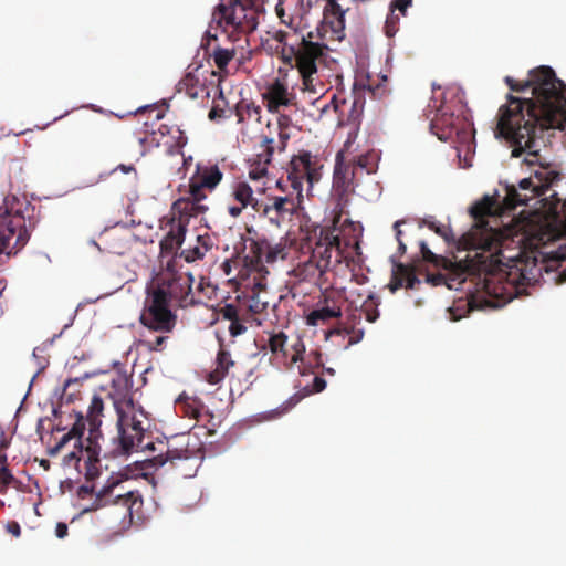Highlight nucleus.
<instances>
[{"mask_svg": "<svg viewBox=\"0 0 566 566\" xmlns=\"http://www.w3.org/2000/svg\"><path fill=\"white\" fill-rule=\"evenodd\" d=\"M499 130L494 137L499 140H506L512 148V157H524L523 163L530 167L537 166L531 177L522 178L515 184L505 182L506 200L514 207L530 206V201L537 198L536 202H543L552 223L566 230V198L560 199L556 191L548 197L546 192L560 180V175L551 168V159L547 147L552 134L544 129L533 130L525 124L518 125L517 119H510L502 115ZM518 120H524L523 115ZM566 260V242L558 244L556 249L548 250L544 244L532 252L531 255L518 253L517 260H512V268L516 271L514 281L522 285L534 286L541 281L551 284L566 283V269H562Z\"/></svg>", "mask_w": 566, "mask_h": 566, "instance_id": "nucleus-1", "label": "nucleus"}, {"mask_svg": "<svg viewBox=\"0 0 566 566\" xmlns=\"http://www.w3.org/2000/svg\"><path fill=\"white\" fill-rule=\"evenodd\" d=\"M505 84L513 92H525L531 90V98H522L507 94V102L502 105L496 116V127L500 129L502 115H507V122L518 119L523 115L524 120H517L518 125L531 126L533 130L544 129L543 118L552 120L558 116L560 103L564 101L560 90L565 87V82L557 77L554 69L548 65H542L528 71V78L523 83H517L512 76H505Z\"/></svg>", "mask_w": 566, "mask_h": 566, "instance_id": "nucleus-2", "label": "nucleus"}, {"mask_svg": "<svg viewBox=\"0 0 566 566\" xmlns=\"http://www.w3.org/2000/svg\"><path fill=\"white\" fill-rule=\"evenodd\" d=\"M195 277L191 272L178 276H161L157 281L153 277L146 286L145 311L140 315V323L156 332H170L176 323V315L171 311V303L180 307L195 305L192 292Z\"/></svg>", "mask_w": 566, "mask_h": 566, "instance_id": "nucleus-3", "label": "nucleus"}, {"mask_svg": "<svg viewBox=\"0 0 566 566\" xmlns=\"http://www.w3.org/2000/svg\"><path fill=\"white\" fill-rule=\"evenodd\" d=\"M444 102H447V95H454L459 103L465 105L463 102L464 91L462 87H450L443 93ZM473 124L467 118L460 122L459 116H455L453 112L443 103L438 109L437 116L430 123V130L440 140H448L455 137L460 147H454L455 156L459 160L461 168H469L472 166V154L475 153V140L472 132Z\"/></svg>", "mask_w": 566, "mask_h": 566, "instance_id": "nucleus-4", "label": "nucleus"}, {"mask_svg": "<svg viewBox=\"0 0 566 566\" xmlns=\"http://www.w3.org/2000/svg\"><path fill=\"white\" fill-rule=\"evenodd\" d=\"M259 12L249 3L241 0H230L228 4L223 0L216 6L212 21L222 27L223 21L227 25H234L242 31L253 32L259 25Z\"/></svg>", "mask_w": 566, "mask_h": 566, "instance_id": "nucleus-5", "label": "nucleus"}, {"mask_svg": "<svg viewBox=\"0 0 566 566\" xmlns=\"http://www.w3.org/2000/svg\"><path fill=\"white\" fill-rule=\"evenodd\" d=\"M313 31L302 34L303 46L298 52L302 63V77L305 84L317 73L318 62L327 69H333V65L337 63L336 59L328 55L329 48L327 44L313 41Z\"/></svg>", "mask_w": 566, "mask_h": 566, "instance_id": "nucleus-6", "label": "nucleus"}, {"mask_svg": "<svg viewBox=\"0 0 566 566\" xmlns=\"http://www.w3.org/2000/svg\"><path fill=\"white\" fill-rule=\"evenodd\" d=\"M18 232L13 248L20 250L30 240V232L25 227L24 218L18 210L14 216L6 208L4 214H0V259L2 255L10 258L15 252L9 249L12 237Z\"/></svg>", "mask_w": 566, "mask_h": 566, "instance_id": "nucleus-7", "label": "nucleus"}, {"mask_svg": "<svg viewBox=\"0 0 566 566\" xmlns=\"http://www.w3.org/2000/svg\"><path fill=\"white\" fill-rule=\"evenodd\" d=\"M287 179L293 190L297 192L298 203L303 200V180L306 179L310 188L319 179L318 168L313 163V156L308 150H301L294 155L289 164Z\"/></svg>", "mask_w": 566, "mask_h": 566, "instance_id": "nucleus-8", "label": "nucleus"}, {"mask_svg": "<svg viewBox=\"0 0 566 566\" xmlns=\"http://www.w3.org/2000/svg\"><path fill=\"white\" fill-rule=\"evenodd\" d=\"M166 462H133L132 465H127L124 470V472L120 473V480L116 479L109 484L103 486V489L97 493V496L92 504V506L83 509L82 513L95 511L106 504V499L112 495L114 488L122 481V480H129V479H145L147 482L153 484L155 486V478L151 472L148 471V469L154 468L157 469V464H165Z\"/></svg>", "mask_w": 566, "mask_h": 566, "instance_id": "nucleus-9", "label": "nucleus"}, {"mask_svg": "<svg viewBox=\"0 0 566 566\" xmlns=\"http://www.w3.org/2000/svg\"><path fill=\"white\" fill-rule=\"evenodd\" d=\"M346 12L347 9H343L337 0H329V2L325 3L323 8V19L315 30L317 38L321 40L325 39L326 32L329 30L336 40H344Z\"/></svg>", "mask_w": 566, "mask_h": 566, "instance_id": "nucleus-10", "label": "nucleus"}, {"mask_svg": "<svg viewBox=\"0 0 566 566\" xmlns=\"http://www.w3.org/2000/svg\"><path fill=\"white\" fill-rule=\"evenodd\" d=\"M114 408H115V411L117 415V428H118V439H119V444L114 450V452L116 453V455L128 457L135 449H137V444L135 443L134 438L126 432V429L123 424V422L127 418V413L120 407V403L118 400L114 401Z\"/></svg>", "mask_w": 566, "mask_h": 566, "instance_id": "nucleus-11", "label": "nucleus"}, {"mask_svg": "<svg viewBox=\"0 0 566 566\" xmlns=\"http://www.w3.org/2000/svg\"><path fill=\"white\" fill-rule=\"evenodd\" d=\"M186 234L187 223L178 221V223L172 224L170 230L159 242L160 255L177 253L178 249L185 242Z\"/></svg>", "mask_w": 566, "mask_h": 566, "instance_id": "nucleus-12", "label": "nucleus"}, {"mask_svg": "<svg viewBox=\"0 0 566 566\" xmlns=\"http://www.w3.org/2000/svg\"><path fill=\"white\" fill-rule=\"evenodd\" d=\"M327 386V381L321 376H314L312 385H306L301 391L295 392L277 409L271 410V413H284L295 407L303 398L314 394L322 392Z\"/></svg>", "mask_w": 566, "mask_h": 566, "instance_id": "nucleus-13", "label": "nucleus"}, {"mask_svg": "<svg viewBox=\"0 0 566 566\" xmlns=\"http://www.w3.org/2000/svg\"><path fill=\"white\" fill-rule=\"evenodd\" d=\"M86 423L88 424V434L86 438L85 451L87 453L86 460H101V444L99 440L103 439V433L101 430L102 419L101 417L86 418Z\"/></svg>", "mask_w": 566, "mask_h": 566, "instance_id": "nucleus-14", "label": "nucleus"}, {"mask_svg": "<svg viewBox=\"0 0 566 566\" xmlns=\"http://www.w3.org/2000/svg\"><path fill=\"white\" fill-rule=\"evenodd\" d=\"M347 166L344 163L343 153L338 151L336 154L334 172H333V191L338 196V199L342 200L343 197L347 193L349 182L346 177Z\"/></svg>", "mask_w": 566, "mask_h": 566, "instance_id": "nucleus-15", "label": "nucleus"}, {"mask_svg": "<svg viewBox=\"0 0 566 566\" xmlns=\"http://www.w3.org/2000/svg\"><path fill=\"white\" fill-rule=\"evenodd\" d=\"M113 503L123 506L125 509L124 517L128 516L132 522L135 512H139L143 506V499L138 492L127 491L124 494L116 495Z\"/></svg>", "mask_w": 566, "mask_h": 566, "instance_id": "nucleus-16", "label": "nucleus"}, {"mask_svg": "<svg viewBox=\"0 0 566 566\" xmlns=\"http://www.w3.org/2000/svg\"><path fill=\"white\" fill-rule=\"evenodd\" d=\"M181 411L189 418L198 419L206 412V405L197 397H190L187 392H181L175 400Z\"/></svg>", "mask_w": 566, "mask_h": 566, "instance_id": "nucleus-17", "label": "nucleus"}, {"mask_svg": "<svg viewBox=\"0 0 566 566\" xmlns=\"http://www.w3.org/2000/svg\"><path fill=\"white\" fill-rule=\"evenodd\" d=\"M298 207V201H295L287 196H279L274 198L273 205H265L262 212L264 216H268L272 210H274L280 217L293 216L297 212Z\"/></svg>", "mask_w": 566, "mask_h": 566, "instance_id": "nucleus-18", "label": "nucleus"}, {"mask_svg": "<svg viewBox=\"0 0 566 566\" xmlns=\"http://www.w3.org/2000/svg\"><path fill=\"white\" fill-rule=\"evenodd\" d=\"M560 94L563 95L564 101L560 103L558 116H556V118H552V120L543 118L545 132L547 134H552V136H554L555 130L566 133V83L565 87L560 90Z\"/></svg>", "mask_w": 566, "mask_h": 566, "instance_id": "nucleus-19", "label": "nucleus"}, {"mask_svg": "<svg viewBox=\"0 0 566 566\" xmlns=\"http://www.w3.org/2000/svg\"><path fill=\"white\" fill-rule=\"evenodd\" d=\"M197 170L200 174L198 182L207 188V189H214L219 182L222 180L223 174L218 167V165H212L209 167H205L202 170H200V166H197Z\"/></svg>", "mask_w": 566, "mask_h": 566, "instance_id": "nucleus-20", "label": "nucleus"}, {"mask_svg": "<svg viewBox=\"0 0 566 566\" xmlns=\"http://www.w3.org/2000/svg\"><path fill=\"white\" fill-rule=\"evenodd\" d=\"M379 305V296L375 293H369L367 298L361 303L359 311L365 314L369 323H375L380 316ZM356 310H358V307H356Z\"/></svg>", "mask_w": 566, "mask_h": 566, "instance_id": "nucleus-21", "label": "nucleus"}, {"mask_svg": "<svg viewBox=\"0 0 566 566\" xmlns=\"http://www.w3.org/2000/svg\"><path fill=\"white\" fill-rule=\"evenodd\" d=\"M390 262L392 264V274L388 289L391 293H396L399 289L403 287L405 281L403 277H401V274L407 273V264L397 261L396 255L390 256Z\"/></svg>", "mask_w": 566, "mask_h": 566, "instance_id": "nucleus-22", "label": "nucleus"}, {"mask_svg": "<svg viewBox=\"0 0 566 566\" xmlns=\"http://www.w3.org/2000/svg\"><path fill=\"white\" fill-rule=\"evenodd\" d=\"M380 160V153L378 150L371 149L360 156L357 157L356 165L360 169L367 171V174L376 172L378 168V163Z\"/></svg>", "mask_w": 566, "mask_h": 566, "instance_id": "nucleus-23", "label": "nucleus"}, {"mask_svg": "<svg viewBox=\"0 0 566 566\" xmlns=\"http://www.w3.org/2000/svg\"><path fill=\"white\" fill-rule=\"evenodd\" d=\"M422 223L427 226L430 230L436 232L438 235L442 237L447 243H451L455 241L453 232L451 228L446 227L441 222L434 219V217L429 216L423 219Z\"/></svg>", "mask_w": 566, "mask_h": 566, "instance_id": "nucleus-24", "label": "nucleus"}, {"mask_svg": "<svg viewBox=\"0 0 566 566\" xmlns=\"http://www.w3.org/2000/svg\"><path fill=\"white\" fill-rule=\"evenodd\" d=\"M205 187H202L198 181H192L190 188L188 190V196L179 198L172 203V208L180 207L181 205H187V202L202 201L207 197L203 192Z\"/></svg>", "mask_w": 566, "mask_h": 566, "instance_id": "nucleus-25", "label": "nucleus"}, {"mask_svg": "<svg viewBox=\"0 0 566 566\" xmlns=\"http://www.w3.org/2000/svg\"><path fill=\"white\" fill-rule=\"evenodd\" d=\"M302 366L300 367V374L302 376H308L313 374L314 369L322 368L324 366L323 354L317 350H312L307 355V360L303 359Z\"/></svg>", "mask_w": 566, "mask_h": 566, "instance_id": "nucleus-26", "label": "nucleus"}, {"mask_svg": "<svg viewBox=\"0 0 566 566\" xmlns=\"http://www.w3.org/2000/svg\"><path fill=\"white\" fill-rule=\"evenodd\" d=\"M234 49H224L221 46H216L214 50L211 53H209L208 57H212L216 66L222 70L227 69L229 63L234 57Z\"/></svg>", "mask_w": 566, "mask_h": 566, "instance_id": "nucleus-27", "label": "nucleus"}, {"mask_svg": "<svg viewBox=\"0 0 566 566\" xmlns=\"http://www.w3.org/2000/svg\"><path fill=\"white\" fill-rule=\"evenodd\" d=\"M197 241L203 245L205 250L202 251L200 247L196 245L193 248H190V249H186V250H182L180 253H179V256L180 258H184L186 262L188 263H191V262H195L197 260H200L205 256V253L206 251H208L209 249V245L207 243V240L205 239L203 235L199 234L197 235Z\"/></svg>", "mask_w": 566, "mask_h": 566, "instance_id": "nucleus-28", "label": "nucleus"}, {"mask_svg": "<svg viewBox=\"0 0 566 566\" xmlns=\"http://www.w3.org/2000/svg\"><path fill=\"white\" fill-rule=\"evenodd\" d=\"M111 385L116 395H119L120 392H128L134 381L132 375H128L125 369H119L117 376L112 379Z\"/></svg>", "mask_w": 566, "mask_h": 566, "instance_id": "nucleus-29", "label": "nucleus"}, {"mask_svg": "<svg viewBox=\"0 0 566 566\" xmlns=\"http://www.w3.org/2000/svg\"><path fill=\"white\" fill-rule=\"evenodd\" d=\"M303 46V41L301 40V43L298 46L296 45H285V49L283 51V62L285 64H289L291 67H297L300 73L302 74V63L300 60L298 52L301 51V48Z\"/></svg>", "mask_w": 566, "mask_h": 566, "instance_id": "nucleus-30", "label": "nucleus"}, {"mask_svg": "<svg viewBox=\"0 0 566 566\" xmlns=\"http://www.w3.org/2000/svg\"><path fill=\"white\" fill-rule=\"evenodd\" d=\"M252 195L253 190L251 186L245 182L241 181L237 184L234 187L233 196L234 199L242 205V207H247L252 201Z\"/></svg>", "mask_w": 566, "mask_h": 566, "instance_id": "nucleus-31", "label": "nucleus"}, {"mask_svg": "<svg viewBox=\"0 0 566 566\" xmlns=\"http://www.w3.org/2000/svg\"><path fill=\"white\" fill-rule=\"evenodd\" d=\"M365 90L374 93V88L368 84H358L357 82L353 85L354 102L350 113L361 111L365 105V96L361 94Z\"/></svg>", "mask_w": 566, "mask_h": 566, "instance_id": "nucleus-32", "label": "nucleus"}, {"mask_svg": "<svg viewBox=\"0 0 566 566\" xmlns=\"http://www.w3.org/2000/svg\"><path fill=\"white\" fill-rule=\"evenodd\" d=\"M287 335L284 332L273 333L269 337V348L273 354L286 355Z\"/></svg>", "mask_w": 566, "mask_h": 566, "instance_id": "nucleus-33", "label": "nucleus"}, {"mask_svg": "<svg viewBox=\"0 0 566 566\" xmlns=\"http://www.w3.org/2000/svg\"><path fill=\"white\" fill-rule=\"evenodd\" d=\"M86 430V421L78 422L75 421L70 428V432L75 438L74 447L78 449L80 452L85 451L86 440H83L84 433Z\"/></svg>", "mask_w": 566, "mask_h": 566, "instance_id": "nucleus-34", "label": "nucleus"}, {"mask_svg": "<svg viewBox=\"0 0 566 566\" xmlns=\"http://www.w3.org/2000/svg\"><path fill=\"white\" fill-rule=\"evenodd\" d=\"M101 462H74L78 472L85 471V479L87 482L94 481L101 474Z\"/></svg>", "mask_w": 566, "mask_h": 566, "instance_id": "nucleus-35", "label": "nucleus"}, {"mask_svg": "<svg viewBox=\"0 0 566 566\" xmlns=\"http://www.w3.org/2000/svg\"><path fill=\"white\" fill-rule=\"evenodd\" d=\"M117 170H119V171H122L124 174H128L130 171H134L135 167L133 165L119 164L117 167H115L111 171L101 172L96 179L91 180L90 182H87L85 185L77 186L76 188L77 189H82L84 187H91V186L97 185L98 182H101L102 180L106 179L108 176H111L113 172H115Z\"/></svg>", "mask_w": 566, "mask_h": 566, "instance_id": "nucleus-36", "label": "nucleus"}, {"mask_svg": "<svg viewBox=\"0 0 566 566\" xmlns=\"http://www.w3.org/2000/svg\"><path fill=\"white\" fill-rule=\"evenodd\" d=\"M177 208L179 209V213L186 217H195L208 210V207L202 205L201 201L187 202V205H181Z\"/></svg>", "mask_w": 566, "mask_h": 566, "instance_id": "nucleus-37", "label": "nucleus"}, {"mask_svg": "<svg viewBox=\"0 0 566 566\" xmlns=\"http://www.w3.org/2000/svg\"><path fill=\"white\" fill-rule=\"evenodd\" d=\"M248 297V310L252 314H260L268 307V302L261 301L260 293L254 291Z\"/></svg>", "mask_w": 566, "mask_h": 566, "instance_id": "nucleus-38", "label": "nucleus"}, {"mask_svg": "<svg viewBox=\"0 0 566 566\" xmlns=\"http://www.w3.org/2000/svg\"><path fill=\"white\" fill-rule=\"evenodd\" d=\"M491 201V198L485 195L481 201H475L470 208H469V214L474 219L479 220L483 214L486 213V210L489 208V203Z\"/></svg>", "mask_w": 566, "mask_h": 566, "instance_id": "nucleus-39", "label": "nucleus"}, {"mask_svg": "<svg viewBox=\"0 0 566 566\" xmlns=\"http://www.w3.org/2000/svg\"><path fill=\"white\" fill-rule=\"evenodd\" d=\"M273 158L271 150H260L251 158L247 160L248 165H254L258 167H269Z\"/></svg>", "mask_w": 566, "mask_h": 566, "instance_id": "nucleus-40", "label": "nucleus"}, {"mask_svg": "<svg viewBox=\"0 0 566 566\" xmlns=\"http://www.w3.org/2000/svg\"><path fill=\"white\" fill-rule=\"evenodd\" d=\"M104 410V401L102 397L97 394H95L92 397L91 403L88 406L86 418H93V417H102Z\"/></svg>", "mask_w": 566, "mask_h": 566, "instance_id": "nucleus-41", "label": "nucleus"}, {"mask_svg": "<svg viewBox=\"0 0 566 566\" xmlns=\"http://www.w3.org/2000/svg\"><path fill=\"white\" fill-rule=\"evenodd\" d=\"M177 133H178V136L176 138V142L174 145H170L168 147L167 153L171 156L172 155H182L184 156L182 148L187 145L188 138H187L185 132L181 130L180 128H177Z\"/></svg>", "mask_w": 566, "mask_h": 566, "instance_id": "nucleus-42", "label": "nucleus"}, {"mask_svg": "<svg viewBox=\"0 0 566 566\" xmlns=\"http://www.w3.org/2000/svg\"><path fill=\"white\" fill-rule=\"evenodd\" d=\"M400 18L396 14V11H390L385 21V33L388 38H392L396 35L398 31Z\"/></svg>", "mask_w": 566, "mask_h": 566, "instance_id": "nucleus-43", "label": "nucleus"}, {"mask_svg": "<svg viewBox=\"0 0 566 566\" xmlns=\"http://www.w3.org/2000/svg\"><path fill=\"white\" fill-rule=\"evenodd\" d=\"M4 464L6 462H0V493L15 483L14 476Z\"/></svg>", "mask_w": 566, "mask_h": 566, "instance_id": "nucleus-44", "label": "nucleus"}, {"mask_svg": "<svg viewBox=\"0 0 566 566\" xmlns=\"http://www.w3.org/2000/svg\"><path fill=\"white\" fill-rule=\"evenodd\" d=\"M216 364V368L223 370L228 374L229 368L233 366L234 363L231 359V355L228 350L220 349L217 354Z\"/></svg>", "mask_w": 566, "mask_h": 566, "instance_id": "nucleus-45", "label": "nucleus"}, {"mask_svg": "<svg viewBox=\"0 0 566 566\" xmlns=\"http://www.w3.org/2000/svg\"><path fill=\"white\" fill-rule=\"evenodd\" d=\"M312 8H313L312 0H297L293 13L296 17H298L300 22H303V20L310 14Z\"/></svg>", "mask_w": 566, "mask_h": 566, "instance_id": "nucleus-46", "label": "nucleus"}, {"mask_svg": "<svg viewBox=\"0 0 566 566\" xmlns=\"http://www.w3.org/2000/svg\"><path fill=\"white\" fill-rule=\"evenodd\" d=\"M401 277H403V287L409 290H415L418 285L421 284V280L416 274L415 269L407 265V273L401 274Z\"/></svg>", "mask_w": 566, "mask_h": 566, "instance_id": "nucleus-47", "label": "nucleus"}, {"mask_svg": "<svg viewBox=\"0 0 566 566\" xmlns=\"http://www.w3.org/2000/svg\"><path fill=\"white\" fill-rule=\"evenodd\" d=\"M322 321H329L342 316V310L336 306L323 305L317 307Z\"/></svg>", "mask_w": 566, "mask_h": 566, "instance_id": "nucleus-48", "label": "nucleus"}, {"mask_svg": "<svg viewBox=\"0 0 566 566\" xmlns=\"http://www.w3.org/2000/svg\"><path fill=\"white\" fill-rule=\"evenodd\" d=\"M199 80L192 74V72H188L177 84V92H187V88L191 86V84H198Z\"/></svg>", "mask_w": 566, "mask_h": 566, "instance_id": "nucleus-49", "label": "nucleus"}, {"mask_svg": "<svg viewBox=\"0 0 566 566\" xmlns=\"http://www.w3.org/2000/svg\"><path fill=\"white\" fill-rule=\"evenodd\" d=\"M413 0H391L389 3L390 11H399L401 15L406 17L408 8L412 6Z\"/></svg>", "mask_w": 566, "mask_h": 566, "instance_id": "nucleus-50", "label": "nucleus"}, {"mask_svg": "<svg viewBox=\"0 0 566 566\" xmlns=\"http://www.w3.org/2000/svg\"><path fill=\"white\" fill-rule=\"evenodd\" d=\"M75 380H76V379H69V378H67V379L64 381L63 386H61V387H56V388L53 390L52 395H51L50 401L52 402V400H53V401H55V399H57V400H60V401L63 403V400H64V397H65L66 389H67L71 385L75 384Z\"/></svg>", "mask_w": 566, "mask_h": 566, "instance_id": "nucleus-51", "label": "nucleus"}, {"mask_svg": "<svg viewBox=\"0 0 566 566\" xmlns=\"http://www.w3.org/2000/svg\"><path fill=\"white\" fill-rule=\"evenodd\" d=\"M247 332V326L238 317L230 322L229 333L232 337L240 336Z\"/></svg>", "mask_w": 566, "mask_h": 566, "instance_id": "nucleus-52", "label": "nucleus"}, {"mask_svg": "<svg viewBox=\"0 0 566 566\" xmlns=\"http://www.w3.org/2000/svg\"><path fill=\"white\" fill-rule=\"evenodd\" d=\"M222 317L227 321H232L239 317V308L232 303H227L222 308Z\"/></svg>", "mask_w": 566, "mask_h": 566, "instance_id": "nucleus-53", "label": "nucleus"}, {"mask_svg": "<svg viewBox=\"0 0 566 566\" xmlns=\"http://www.w3.org/2000/svg\"><path fill=\"white\" fill-rule=\"evenodd\" d=\"M292 348L293 350L295 352L294 355L292 356L291 360L293 363H297V361H303L304 359V353H305V345L304 343L302 342V339H297L293 345H292Z\"/></svg>", "mask_w": 566, "mask_h": 566, "instance_id": "nucleus-54", "label": "nucleus"}, {"mask_svg": "<svg viewBox=\"0 0 566 566\" xmlns=\"http://www.w3.org/2000/svg\"><path fill=\"white\" fill-rule=\"evenodd\" d=\"M188 458H184L181 452L176 450L174 452L167 451L165 454L160 453L158 455H153L150 458H146L145 460H187Z\"/></svg>", "mask_w": 566, "mask_h": 566, "instance_id": "nucleus-55", "label": "nucleus"}, {"mask_svg": "<svg viewBox=\"0 0 566 566\" xmlns=\"http://www.w3.org/2000/svg\"><path fill=\"white\" fill-rule=\"evenodd\" d=\"M268 168L266 167H258L254 165H249V178L251 180H260L261 178L265 177L268 175Z\"/></svg>", "mask_w": 566, "mask_h": 566, "instance_id": "nucleus-56", "label": "nucleus"}, {"mask_svg": "<svg viewBox=\"0 0 566 566\" xmlns=\"http://www.w3.org/2000/svg\"><path fill=\"white\" fill-rule=\"evenodd\" d=\"M282 22L287 25L290 29H292L295 33H301L302 31V25L298 20V17H296L294 13H292L291 15L287 17V19H285V17H283V19H281Z\"/></svg>", "mask_w": 566, "mask_h": 566, "instance_id": "nucleus-57", "label": "nucleus"}, {"mask_svg": "<svg viewBox=\"0 0 566 566\" xmlns=\"http://www.w3.org/2000/svg\"><path fill=\"white\" fill-rule=\"evenodd\" d=\"M11 439L8 438L4 431L0 428V460H8L7 449L9 448Z\"/></svg>", "mask_w": 566, "mask_h": 566, "instance_id": "nucleus-58", "label": "nucleus"}, {"mask_svg": "<svg viewBox=\"0 0 566 566\" xmlns=\"http://www.w3.org/2000/svg\"><path fill=\"white\" fill-rule=\"evenodd\" d=\"M71 440H75V438L72 436L70 431L63 433V436L60 438L57 443L50 449V455H55V453L62 449L66 443H69Z\"/></svg>", "mask_w": 566, "mask_h": 566, "instance_id": "nucleus-59", "label": "nucleus"}, {"mask_svg": "<svg viewBox=\"0 0 566 566\" xmlns=\"http://www.w3.org/2000/svg\"><path fill=\"white\" fill-rule=\"evenodd\" d=\"M226 376H227L226 371L216 368L214 370L210 371L207 375V381L210 385H218L219 382H221L226 378Z\"/></svg>", "mask_w": 566, "mask_h": 566, "instance_id": "nucleus-60", "label": "nucleus"}, {"mask_svg": "<svg viewBox=\"0 0 566 566\" xmlns=\"http://www.w3.org/2000/svg\"><path fill=\"white\" fill-rule=\"evenodd\" d=\"M174 256L170 258L167 262H166V265H165V272L166 274L164 276H178V275H181L182 273H179L177 270H176V258L179 255L178 253H172Z\"/></svg>", "mask_w": 566, "mask_h": 566, "instance_id": "nucleus-61", "label": "nucleus"}, {"mask_svg": "<svg viewBox=\"0 0 566 566\" xmlns=\"http://www.w3.org/2000/svg\"><path fill=\"white\" fill-rule=\"evenodd\" d=\"M64 334L63 331H61L57 334H54L51 338L46 339L41 346H38L33 349L32 355L35 356L36 352H45L50 346H52L59 338L62 337Z\"/></svg>", "mask_w": 566, "mask_h": 566, "instance_id": "nucleus-62", "label": "nucleus"}, {"mask_svg": "<svg viewBox=\"0 0 566 566\" xmlns=\"http://www.w3.org/2000/svg\"><path fill=\"white\" fill-rule=\"evenodd\" d=\"M107 373H109V369H94L92 371L84 373L80 377H74L73 379H76L75 384H81L84 380H87L90 378L96 377V376L102 375V374H107Z\"/></svg>", "mask_w": 566, "mask_h": 566, "instance_id": "nucleus-63", "label": "nucleus"}, {"mask_svg": "<svg viewBox=\"0 0 566 566\" xmlns=\"http://www.w3.org/2000/svg\"><path fill=\"white\" fill-rule=\"evenodd\" d=\"M419 249L426 261L431 262L437 258V255L430 250L426 241L419 242Z\"/></svg>", "mask_w": 566, "mask_h": 566, "instance_id": "nucleus-64", "label": "nucleus"}]
</instances>
